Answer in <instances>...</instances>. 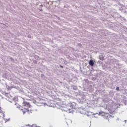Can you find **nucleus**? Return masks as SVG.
<instances>
[{
  "label": "nucleus",
  "mask_w": 127,
  "mask_h": 127,
  "mask_svg": "<svg viewBox=\"0 0 127 127\" xmlns=\"http://www.w3.org/2000/svg\"><path fill=\"white\" fill-rule=\"evenodd\" d=\"M23 106H24V107H28L29 108L30 107V104H29V103L26 101H24L23 102Z\"/></svg>",
  "instance_id": "f257e3e1"
},
{
  "label": "nucleus",
  "mask_w": 127,
  "mask_h": 127,
  "mask_svg": "<svg viewBox=\"0 0 127 127\" xmlns=\"http://www.w3.org/2000/svg\"><path fill=\"white\" fill-rule=\"evenodd\" d=\"M108 111H109V113H110V114H113V113H114V111H112V110H111V109H108Z\"/></svg>",
  "instance_id": "39448f33"
},
{
  "label": "nucleus",
  "mask_w": 127,
  "mask_h": 127,
  "mask_svg": "<svg viewBox=\"0 0 127 127\" xmlns=\"http://www.w3.org/2000/svg\"><path fill=\"white\" fill-rule=\"evenodd\" d=\"M21 111H22L23 114H25V113L28 112V109L26 108H23L21 110Z\"/></svg>",
  "instance_id": "7ed1b4c3"
},
{
  "label": "nucleus",
  "mask_w": 127,
  "mask_h": 127,
  "mask_svg": "<svg viewBox=\"0 0 127 127\" xmlns=\"http://www.w3.org/2000/svg\"><path fill=\"white\" fill-rule=\"evenodd\" d=\"M94 64L95 62H94V61H93V60H90L89 61V65H90V66H94Z\"/></svg>",
  "instance_id": "20e7f679"
},
{
  "label": "nucleus",
  "mask_w": 127,
  "mask_h": 127,
  "mask_svg": "<svg viewBox=\"0 0 127 127\" xmlns=\"http://www.w3.org/2000/svg\"><path fill=\"white\" fill-rule=\"evenodd\" d=\"M116 90H117L118 91H120V87H117L116 88Z\"/></svg>",
  "instance_id": "423d86ee"
},
{
  "label": "nucleus",
  "mask_w": 127,
  "mask_h": 127,
  "mask_svg": "<svg viewBox=\"0 0 127 127\" xmlns=\"http://www.w3.org/2000/svg\"><path fill=\"white\" fill-rule=\"evenodd\" d=\"M104 118L106 119V120H109V114L108 113H103Z\"/></svg>",
  "instance_id": "f03ea898"
},
{
  "label": "nucleus",
  "mask_w": 127,
  "mask_h": 127,
  "mask_svg": "<svg viewBox=\"0 0 127 127\" xmlns=\"http://www.w3.org/2000/svg\"><path fill=\"white\" fill-rule=\"evenodd\" d=\"M125 123H127V120H125Z\"/></svg>",
  "instance_id": "6e6552de"
},
{
  "label": "nucleus",
  "mask_w": 127,
  "mask_h": 127,
  "mask_svg": "<svg viewBox=\"0 0 127 127\" xmlns=\"http://www.w3.org/2000/svg\"><path fill=\"white\" fill-rule=\"evenodd\" d=\"M60 67H61V68H64V67H63L62 65H60Z\"/></svg>",
  "instance_id": "0eeeda50"
}]
</instances>
